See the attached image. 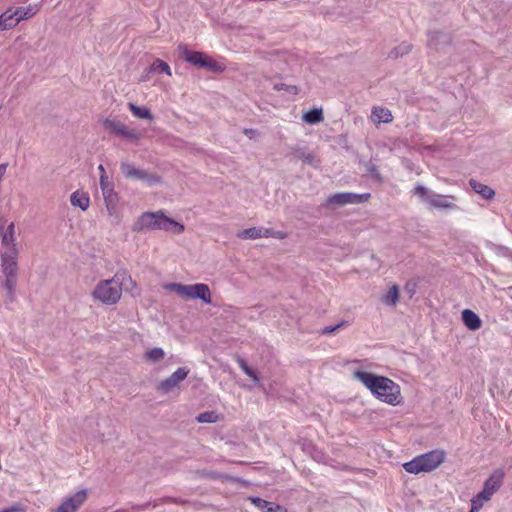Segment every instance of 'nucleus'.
<instances>
[{"instance_id":"nucleus-1","label":"nucleus","mask_w":512,"mask_h":512,"mask_svg":"<svg viewBox=\"0 0 512 512\" xmlns=\"http://www.w3.org/2000/svg\"><path fill=\"white\" fill-rule=\"evenodd\" d=\"M353 377L377 400L391 406H397L402 402L401 388L392 379L362 370H355Z\"/></svg>"},{"instance_id":"nucleus-2","label":"nucleus","mask_w":512,"mask_h":512,"mask_svg":"<svg viewBox=\"0 0 512 512\" xmlns=\"http://www.w3.org/2000/svg\"><path fill=\"white\" fill-rule=\"evenodd\" d=\"M135 232L162 230L173 234H181L185 227L183 224L169 218L163 210L142 213L132 226Z\"/></svg>"},{"instance_id":"nucleus-3","label":"nucleus","mask_w":512,"mask_h":512,"mask_svg":"<svg viewBox=\"0 0 512 512\" xmlns=\"http://www.w3.org/2000/svg\"><path fill=\"white\" fill-rule=\"evenodd\" d=\"M125 276V273H117L111 279L100 281L92 292L94 299L106 305L116 304L122 296V282Z\"/></svg>"},{"instance_id":"nucleus-4","label":"nucleus","mask_w":512,"mask_h":512,"mask_svg":"<svg viewBox=\"0 0 512 512\" xmlns=\"http://www.w3.org/2000/svg\"><path fill=\"white\" fill-rule=\"evenodd\" d=\"M445 459V453L441 450H433L422 455H418L411 461L403 464L407 473L419 474L421 472H431L439 467Z\"/></svg>"},{"instance_id":"nucleus-5","label":"nucleus","mask_w":512,"mask_h":512,"mask_svg":"<svg viewBox=\"0 0 512 512\" xmlns=\"http://www.w3.org/2000/svg\"><path fill=\"white\" fill-rule=\"evenodd\" d=\"M18 255L19 253L0 252L1 271L5 277L3 287L6 289L7 298L11 302L14 300L17 285Z\"/></svg>"},{"instance_id":"nucleus-6","label":"nucleus","mask_w":512,"mask_h":512,"mask_svg":"<svg viewBox=\"0 0 512 512\" xmlns=\"http://www.w3.org/2000/svg\"><path fill=\"white\" fill-rule=\"evenodd\" d=\"M164 289L176 293L183 299H200L206 304H211V292L208 285L204 283L197 284H181V283H168Z\"/></svg>"},{"instance_id":"nucleus-7","label":"nucleus","mask_w":512,"mask_h":512,"mask_svg":"<svg viewBox=\"0 0 512 512\" xmlns=\"http://www.w3.org/2000/svg\"><path fill=\"white\" fill-rule=\"evenodd\" d=\"M178 52L182 59L196 67L205 68L213 72H220L225 69L222 63L207 56L203 52L192 51L188 49L186 45H179Z\"/></svg>"},{"instance_id":"nucleus-8","label":"nucleus","mask_w":512,"mask_h":512,"mask_svg":"<svg viewBox=\"0 0 512 512\" xmlns=\"http://www.w3.org/2000/svg\"><path fill=\"white\" fill-rule=\"evenodd\" d=\"M414 194L430 209L452 210L456 208V205L453 203V196L437 194L421 184L415 186Z\"/></svg>"},{"instance_id":"nucleus-9","label":"nucleus","mask_w":512,"mask_h":512,"mask_svg":"<svg viewBox=\"0 0 512 512\" xmlns=\"http://www.w3.org/2000/svg\"><path fill=\"white\" fill-rule=\"evenodd\" d=\"M1 249L0 252L19 253V245L16 242V230L14 222L7 226L0 220Z\"/></svg>"},{"instance_id":"nucleus-10","label":"nucleus","mask_w":512,"mask_h":512,"mask_svg":"<svg viewBox=\"0 0 512 512\" xmlns=\"http://www.w3.org/2000/svg\"><path fill=\"white\" fill-rule=\"evenodd\" d=\"M121 172L128 179H136L146 182L149 185H154L160 182L157 175L149 174L147 171L136 168L130 162H122L120 165Z\"/></svg>"},{"instance_id":"nucleus-11","label":"nucleus","mask_w":512,"mask_h":512,"mask_svg":"<svg viewBox=\"0 0 512 512\" xmlns=\"http://www.w3.org/2000/svg\"><path fill=\"white\" fill-rule=\"evenodd\" d=\"M370 198L369 193L357 194L352 192L335 193L328 197L327 204L333 206H343L346 204H360Z\"/></svg>"},{"instance_id":"nucleus-12","label":"nucleus","mask_w":512,"mask_h":512,"mask_svg":"<svg viewBox=\"0 0 512 512\" xmlns=\"http://www.w3.org/2000/svg\"><path fill=\"white\" fill-rule=\"evenodd\" d=\"M190 370L187 367H179L169 377L157 384V390L163 394H167L174 390L178 385L186 379Z\"/></svg>"},{"instance_id":"nucleus-13","label":"nucleus","mask_w":512,"mask_h":512,"mask_svg":"<svg viewBox=\"0 0 512 512\" xmlns=\"http://www.w3.org/2000/svg\"><path fill=\"white\" fill-rule=\"evenodd\" d=\"M104 126L112 133L129 141H137L140 139L139 132H137L135 129L129 128L118 120L106 119L104 121Z\"/></svg>"},{"instance_id":"nucleus-14","label":"nucleus","mask_w":512,"mask_h":512,"mask_svg":"<svg viewBox=\"0 0 512 512\" xmlns=\"http://www.w3.org/2000/svg\"><path fill=\"white\" fill-rule=\"evenodd\" d=\"M87 499V490L82 489L62 501L54 512H77Z\"/></svg>"},{"instance_id":"nucleus-15","label":"nucleus","mask_w":512,"mask_h":512,"mask_svg":"<svg viewBox=\"0 0 512 512\" xmlns=\"http://www.w3.org/2000/svg\"><path fill=\"white\" fill-rule=\"evenodd\" d=\"M100 187L105 199V202L107 204L108 210L110 209V206L114 204L116 201V193L114 192L113 185L108 181V178L106 175H100Z\"/></svg>"},{"instance_id":"nucleus-16","label":"nucleus","mask_w":512,"mask_h":512,"mask_svg":"<svg viewBox=\"0 0 512 512\" xmlns=\"http://www.w3.org/2000/svg\"><path fill=\"white\" fill-rule=\"evenodd\" d=\"M250 501L262 512H286L283 506L260 497H250Z\"/></svg>"},{"instance_id":"nucleus-17","label":"nucleus","mask_w":512,"mask_h":512,"mask_svg":"<svg viewBox=\"0 0 512 512\" xmlns=\"http://www.w3.org/2000/svg\"><path fill=\"white\" fill-rule=\"evenodd\" d=\"M39 11L38 5L29 4L27 6L14 7V16L17 25L23 21L32 18Z\"/></svg>"},{"instance_id":"nucleus-18","label":"nucleus","mask_w":512,"mask_h":512,"mask_svg":"<svg viewBox=\"0 0 512 512\" xmlns=\"http://www.w3.org/2000/svg\"><path fill=\"white\" fill-rule=\"evenodd\" d=\"M504 473L501 470L493 472L490 477L484 482L483 488L491 495H493L502 485Z\"/></svg>"},{"instance_id":"nucleus-19","label":"nucleus","mask_w":512,"mask_h":512,"mask_svg":"<svg viewBox=\"0 0 512 512\" xmlns=\"http://www.w3.org/2000/svg\"><path fill=\"white\" fill-rule=\"evenodd\" d=\"M429 49L439 50L441 45L450 44V36L446 33L435 31L429 32Z\"/></svg>"},{"instance_id":"nucleus-20","label":"nucleus","mask_w":512,"mask_h":512,"mask_svg":"<svg viewBox=\"0 0 512 512\" xmlns=\"http://www.w3.org/2000/svg\"><path fill=\"white\" fill-rule=\"evenodd\" d=\"M462 321L464 325L472 331L478 330L482 324L480 317L470 309L462 311Z\"/></svg>"},{"instance_id":"nucleus-21","label":"nucleus","mask_w":512,"mask_h":512,"mask_svg":"<svg viewBox=\"0 0 512 512\" xmlns=\"http://www.w3.org/2000/svg\"><path fill=\"white\" fill-rule=\"evenodd\" d=\"M371 120L376 123H390L393 120L392 113L384 107H374L371 113Z\"/></svg>"},{"instance_id":"nucleus-22","label":"nucleus","mask_w":512,"mask_h":512,"mask_svg":"<svg viewBox=\"0 0 512 512\" xmlns=\"http://www.w3.org/2000/svg\"><path fill=\"white\" fill-rule=\"evenodd\" d=\"M17 26L14 16V7H9L0 15V31H5Z\"/></svg>"},{"instance_id":"nucleus-23","label":"nucleus","mask_w":512,"mask_h":512,"mask_svg":"<svg viewBox=\"0 0 512 512\" xmlns=\"http://www.w3.org/2000/svg\"><path fill=\"white\" fill-rule=\"evenodd\" d=\"M70 202L71 205L86 211L90 205V198L85 192L77 190L71 194Z\"/></svg>"},{"instance_id":"nucleus-24","label":"nucleus","mask_w":512,"mask_h":512,"mask_svg":"<svg viewBox=\"0 0 512 512\" xmlns=\"http://www.w3.org/2000/svg\"><path fill=\"white\" fill-rule=\"evenodd\" d=\"M469 184L476 193L480 194L485 199H491L495 195V192L492 188L477 180L471 179Z\"/></svg>"},{"instance_id":"nucleus-25","label":"nucleus","mask_w":512,"mask_h":512,"mask_svg":"<svg viewBox=\"0 0 512 512\" xmlns=\"http://www.w3.org/2000/svg\"><path fill=\"white\" fill-rule=\"evenodd\" d=\"M381 301L387 305L394 307L399 301V288L397 285H392L389 290L381 296Z\"/></svg>"},{"instance_id":"nucleus-26","label":"nucleus","mask_w":512,"mask_h":512,"mask_svg":"<svg viewBox=\"0 0 512 512\" xmlns=\"http://www.w3.org/2000/svg\"><path fill=\"white\" fill-rule=\"evenodd\" d=\"M128 108L136 118L147 120L153 119V115L150 110L144 106H137L134 103H129Z\"/></svg>"},{"instance_id":"nucleus-27","label":"nucleus","mask_w":512,"mask_h":512,"mask_svg":"<svg viewBox=\"0 0 512 512\" xmlns=\"http://www.w3.org/2000/svg\"><path fill=\"white\" fill-rule=\"evenodd\" d=\"M294 154L298 159L303 160L305 163L309 165L315 167L318 165L319 161L316 159L315 155L311 152L306 151L305 149L299 148L295 150Z\"/></svg>"},{"instance_id":"nucleus-28","label":"nucleus","mask_w":512,"mask_h":512,"mask_svg":"<svg viewBox=\"0 0 512 512\" xmlns=\"http://www.w3.org/2000/svg\"><path fill=\"white\" fill-rule=\"evenodd\" d=\"M303 120L308 124H316L323 120L322 109H312L304 113Z\"/></svg>"},{"instance_id":"nucleus-29","label":"nucleus","mask_w":512,"mask_h":512,"mask_svg":"<svg viewBox=\"0 0 512 512\" xmlns=\"http://www.w3.org/2000/svg\"><path fill=\"white\" fill-rule=\"evenodd\" d=\"M237 236L241 239H259L261 238V227H251L238 232Z\"/></svg>"},{"instance_id":"nucleus-30","label":"nucleus","mask_w":512,"mask_h":512,"mask_svg":"<svg viewBox=\"0 0 512 512\" xmlns=\"http://www.w3.org/2000/svg\"><path fill=\"white\" fill-rule=\"evenodd\" d=\"M150 71L164 73L168 76H171V69H170L169 65L165 61L160 60V59H156L151 64Z\"/></svg>"},{"instance_id":"nucleus-31","label":"nucleus","mask_w":512,"mask_h":512,"mask_svg":"<svg viewBox=\"0 0 512 512\" xmlns=\"http://www.w3.org/2000/svg\"><path fill=\"white\" fill-rule=\"evenodd\" d=\"M238 364L242 371L253 380L255 385L260 384V379L257 372L250 368L244 359H239Z\"/></svg>"},{"instance_id":"nucleus-32","label":"nucleus","mask_w":512,"mask_h":512,"mask_svg":"<svg viewBox=\"0 0 512 512\" xmlns=\"http://www.w3.org/2000/svg\"><path fill=\"white\" fill-rule=\"evenodd\" d=\"M165 356L164 350L159 347H155L147 351L146 358L149 361L157 362L159 360H162Z\"/></svg>"},{"instance_id":"nucleus-33","label":"nucleus","mask_w":512,"mask_h":512,"mask_svg":"<svg viewBox=\"0 0 512 512\" xmlns=\"http://www.w3.org/2000/svg\"><path fill=\"white\" fill-rule=\"evenodd\" d=\"M410 50H411V45L404 42V43H401L398 47L394 48L390 52L389 56L397 58L399 56H403V55L407 54Z\"/></svg>"},{"instance_id":"nucleus-34","label":"nucleus","mask_w":512,"mask_h":512,"mask_svg":"<svg viewBox=\"0 0 512 512\" xmlns=\"http://www.w3.org/2000/svg\"><path fill=\"white\" fill-rule=\"evenodd\" d=\"M218 420V415L211 412H203L197 416V421L200 423H215Z\"/></svg>"},{"instance_id":"nucleus-35","label":"nucleus","mask_w":512,"mask_h":512,"mask_svg":"<svg viewBox=\"0 0 512 512\" xmlns=\"http://www.w3.org/2000/svg\"><path fill=\"white\" fill-rule=\"evenodd\" d=\"M274 89L277 90V91H279V90H286L289 93H293V94H296L298 92V89H297L296 86L286 85L284 83L275 84L274 85Z\"/></svg>"},{"instance_id":"nucleus-36","label":"nucleus","mask_w":512,"mask_h":512,"mask_svg":"<svg viewBox=\"0 0 512 512\" xmlns=\"http://www.w3.org/2000/svg\"><path fill=\"white\" fill-rule=\"evenodd\" d=\"M484 501L479 498L477 495L474 496L472 499H471V508H472V512H476V511H479L482 506L484 505Z\"/></svg>"},{"instance_id":"nucleus-37","label":"nucleus","mask_w":512,"mask_h":512,"mask_svg":"<svg viewBox=\"0 0 512 512\" xmlns=\"http://www.w3.org/2000/svg\"><path fill=\"white\" fill-rule=\"evenodd\" d=\"M484 501L479 498L477 495L474 496L472 499H471V508H472V512H476V511H479L482 506L484 505Z\"/></svg>"},{"instance_id":"nucleus-38","label":"nucleus","mask_w":512,"mask_h":512,"mask_svg":"<svg viewBox=\"0 0 512 512\" xmlns=\"http://www.w3.org/2000/svg\"><path fill=\"white\" fill-rule=\"evenodd\" d=\"M367 171L374 179H376L377 181H381L380 173L375 165L369 164L367 166Z\"/></svg>"},{"instance_id":"nucleus-39","label":"nucleus","mask_w":512,"mask_h":512,"mask_svg":"<svg viewBox=\"0 0 512 512\" xmlns=\"http://www.w3.org/2000/svg\"><path fill=\"white\" fill-rule=\"evenodd\" d=\"M344 325V322H340L336 325H332V326H326L322 329V334H330V333H333L335 331H337L340 327H342Z\"/></svg>"},{"instance_id":"nucleus-40","label":"nucleus","mask_w":512,"mask_h":512,"mask_svg":"<svg viewBox=\"0 0 512 512\" xmlns=\"http://www.w3.org/2000/svg\"><path fill=\"white\" fill-rule=\"evenodd\" d=\"M273 235H276L275 230H273L271 228L261 227V238H263V237L269 238V237H273Z\"/></svg>"},{"instance_id":"nucleus-41","label":"nucleus","mask_w":512,"mask_h":512,"mask_svg":"<svg viewBox=\"0 0 512 512\" xmlns=\"http://www.w3.org/2000/svg\"><path fill=\"white\" fill-rule=\"evenodd\" d=\"M24 509L21 505H12L10 507L2 509L0 512H23Z\"/></svg>"},{"instance_id":"nucleus-42","label":"nucleus","mask_w":512,"mask_h":512,"mask_svg":"<svg viewBox=\"0 0 512 512\" xmlns=\"http://www.w3.org/2000/svg\"><path fill=\"white\" fill-rule=\"evenodd\" d=\"M477 496H478L479 498H481L484 502H486V501L490 500V499H491V497H492L493 495L489 494V493H488V492L483 488V489H482V491H480V492L477 494Z\"/></svg>"},{"instance_id":"nucleus-43","label":"nucleus","mask_w":512,"mask_h":512,"mask_svg":"<svg viewBox=\"0 0 512 512\" xmlns=\"http://www.w3.org/2000/svg\"><path fill=\"white\" fill-rule=\"evenodd\" d=\"M7 166H8L7 163L0 164V182L2 181V179L6 173Z\"/></svg>"},{"instance_id":"nucleus-44","label":"nucleus","mask_w":512,"mask_h":512,"mask_svg":"<svg viewBox=\"0 0 512 512\" xmlns=\"http://www.w3.org/2000/svg\"><path fill=\"white\" fill-rule=\"evenodd\" d=\"M149 504L148 503H145V504H142V505H137V506H134L133 509L135 511H144L148 508Z\"/></svg>"},{"instance_id":"nucleus-45","label":"nucleus","mask_w":512,"mask_h":512,"mask_svg":"<svg viewBox=\"0 0 512 512\" xmlns=\"http://www.w3.org/2000/svg\"><path fill=\"white\" fill-rule=\"evenodd\" d=\"M273 237L278 238V239H283L285 237V234L280 231H276V235H273Z\"/></svg>"},{"instance_id":"nucleus-46","label":"nucleus","mask_w":512,"mask_h":512,"mask_svg":"<svg viewBox=\"0 0 512 512\" xmlns=\"http://www.w3.org/2000/svg\"><path fill=\"white\" fill-rule=\"evenodd\" d=\"M98 170L100 171L101 175H105V169L103 165H99Z\"/></svg>"},{"instance_id":"nucleus-47","label":"nucleus","mask_w":512,"mask_h":512,"mask_svg":"<svg viewBox=\"0 0 512 512\" xmlns=\"http://www.w3.org/2000/svg\"><path fill=\"white\" fill-rule=\"evenodd\" d=\"M253 132H254L253 130H247V129L245 130V134L248 135L249 137H252L251 135Z\"/></svg>"}]
</instances>
